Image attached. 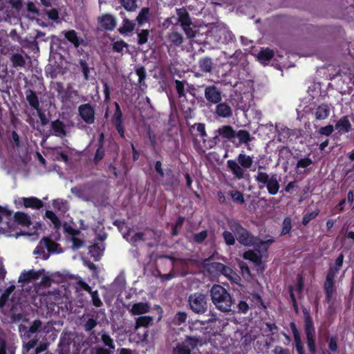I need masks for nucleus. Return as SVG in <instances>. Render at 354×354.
<instances>
[{"label":"nucleus","mask_w":354,"mask_h":354,"mask_svg":"<svg viewBox=\"0 0 354 354\" xmlns=\"http://www.w3.org/2000/svg\"><path fill=\"white\" fill-rule=\"evenodd\" d=\"M230 196H231L234 203L239 204H243L245 203V199L243 194L237 190L230 191Z\"/></svg>","instance_id":"48"},{"label":"nucleus","mask_w":354,"mask_h":354,"mask_svg":"<svg viewBox=\"0 0 354 354\" xmlns=\"http://www.w3.org/2000/svg\"><path fill=\"white\" fill-rule=\"evenodd\" d=\"M53 324L50 322L43 324L39 320H35L30 326L29 329L24 334V338H30L33 335H35L33 339L29 340L28 342L24 344L23 348V354H40L41 353L46 351L47 348V345L46 344H41L34 350V353L30 352L31 350L34 348L37 342L38 341L39 335L40 337H41L42 334L49 333L53 330Z\"/></svg>","instance_id":"2"},{"label":"nucleus","mask_w":354,"mask_h":354,"mask_svg":"<svg viewBox=\"0 0 354 354\" xmlns=\"http://www.w3.org/2000/svg\"><path fill=\"white\" fill-rule=\"evenodd\" d=\"M253 164V158L252 156H247L241 153L238 157L237 160H228L227 161V166L230 169L232 174L237 179H243L247 174L246 170L251 167Z\"/></svg>","instance_id":"4"},{"label":"nucleus","mask_w":354,"mask_h":354,"mask_svg":"<svg viewBox=\"0 0 354 354\" xmlns=\"http://www.w3.org/2000/svg\"><path fill=\"white\" fill-rule=\"evenodd\" d=\"M64 229L66 232H67L68 234L71 235L72 237H75V236L78 235L80 233V231L78 230L74 229L71 225L65 223L64 225Z\"/></svg>","instance_id":"61"},{"label":"nucleus","mask_w":354,"mask_h":354,"mask_svg":"<svg viewBox=\"0 0 354 354\" xmlns=\"http://www.w3.org/2000/svg\"><path fill=\"white\" fill-rule=\"evenodd\" d=\"M304 314V330L306 336L307 344L311 354H316L315 330L314 324L309 313L306 312Z\"/></svg>","instance_id":"10"},{"label":"nucleus","mask_w":354,"mask_h":354,"mask_svg":"<svg viewBox=\"0 0 354 354\" xmlns=\"http://www.w3.org/2000/svg\"><path fill=\"white\" fill-rule=\"evenodd\" d=\"M216 114L222 118H229L232 115V109L226 103H220L216 108Z\"/></svg>","instance_id":"31"},{"label":"nucleus","mask_w":354,"mask_h":354,"mask_svg":"<svg viewBox=\"0 0 354 354\" xmlns=\"http://www.w3.org/2000/svg\"><path fill=\"white\" fill-rule=\"evenodd\" d=\"M223 236L227 245H233L235 243V239L231 232L225 231Z\"/></svg>","instance_id":"59"},{"label":"nucleus","mask_w":354,"mask_h":354,"mask_svg":"<svg viewBox=\"0 0 354 354\" xmlns=\"http://www.w3.org/2000/svg\"><path fill=\"white\" fill-rule=\"evenodd\" d=\"M214 345L218 349L223 350L227 353H234V341L230 337L218 334L215 336Z\"/></svg>","instance_id":"14"},{"label":"nucleus","mask_w":354,"mask_h":354,"mask_svg":"<svg viewBox=\"0 0 354 354\" xmlns=\"http://www.w3.org/2000/svg\"><path fill=\"white\" fill-rule=\"evenodd\" d=\"M292 229V221L290 217L284 218L282 225L281 234L286 235L288 234Z\"/></svg>","instance_id":"54"},{"label":"nucleus","mask_w":354,"mask_h":354,"mask_svg":"<svg viewBox=\"0 0 354 354\" xmlns=\"http://www.w3.org/2000/svg\"><path fill=\"white\" fill-rule=\"evenodd\" d=\"M2 335V331L0 330V354H15V350L12 347H6Z\"/></svg>","instance_id":"44"},{"label":"nucleus","mask_w":354,"mask_h":354,"mask_svg":"<svg viewBox=\"0 0 354 354\" xmlns=\"http://www.w3.org/2000/svg\"><path fill=\"white\" fill-rule=\"evenodd\" d=\"M212 32H216L217 33L219 39H221V35H225V37H228L229 39H232L233 35L232 34L229 32L225 28H218V26H214L212 28Z\"/></svg>","instance_id":"46"},{"label":"nucleus","mask_w":354,"mask_h":354,"mask_svg":"<svg viewBox=\"0 0 354 354\" xmlns=\"http://www.w3.org/2000/svg\"><path fill=\"white\" fill-rule=\"evenodd\" d=\"M182 28L188 38H193L196 37V28L192 25V22L185 25V26H182Z\"/></svg>","instance_id":"49"},{"label":"nucleus","mask_w":354,"mask_h":354,"mask_svg":"<svg viewBox=\"0 0 354 354\" xmlns=\"http://www.w3.org/2000/svg\"><path fill=\"white\" fill-rule=\"evenodd\" d=\"M220 142V138L218 135H216L212 138H209V140L203 139V144L204 147H201L200 146H198L195 145L196 149L199 153H204L207 149L213 148L215 145H216L218 143Z\"/></svg>","instance_id":"25"},{"label":"nucleus","mask_w":354,"mask_h":354,"mask_svg":"<svg viewBox=\"0 0 354 354\" xmlns=\"http://www.w3.org/2000/svg\"><path fill=\"white\" fill-rule=\"evenodd\" d=\"M176 13L178 17V21L180 23L181 26H185L191 23L189 14L184 8H179L176 10Z\"/></svg>","instance_id":"37"},{"label":"nucleus","mask_w":354,"mask_h":354,"mask_svg":"<svg viewBox=\"0 0 354 354\" xmlns=\"http://www.w3.org/2000/svg\"><path fill=\"white\" fill-rule=\"evenodd\" d=\"M230 229L235 234L239 242L245 246H252L257 243V238L252 236L236 220L227 222Z\"/></svg>","instance_id":"7"},{"label":"nucleus","mask_w":354,"mask_h":354,"mask_svg":"<svg viewBox=\"0 0 354 354\" xmlns=\"http://www.w3.org/2000/svg\"><path fill=\"white\" fill-rule=\"evenodd\" d=\"M58 245L48 239H44L41 241L39 245L35 248L34 254L37 255V258L40 257L43 259H47L48 258V253L46 252V249L48 252H59L57 250Z\"/></svg>","instance_id":"12"},{"label":"nucleus","mask_w":354,"mask_h":354,"mask_svg":"<svg viewBox=\"0 0 354 354\" xmlns=\"http://www.w3.org/2000/svg\"><path fill=\"white\" fill-rule=\"evenodd\" d=\"M120 3L127 11H134L137 8L136 0H120Z\"/></svg>","instance_id":"50"},{"label":"nucleus","mask_w":354,"mask_h":354,"mask_svg":"<svg viewBox=\"0 0 354 354\" xmlns=\"http://www.w3.org/2000/svg\"><path fill=\"white\" fill-rule=\"evenodd\" d=\"M272 243V239L263 241L257 239V243L253 245L256 248L257 252L252 250L245 252L243 254V259L252 261L255 266H260L262 259L267 257L268 248Z\"/></svg>","instance_id":"6"},{"label":"nucleus","mask_w":354,"mask_h":354,"mask_svg":"<svg viewBox=\"0 0 354 354\" xmlns=\"http://www.w3.org/2000/svg\"><path fill=\"white\" fill-rule=\"evenodd\" d=\"M167 38L169 42L176 46L181 45L183 42L182 34L175 30H171V32L168 33Z\"/></svg>","instance_id":"27"},{"label":"nucleus","mask_w":354,"mask_h":354,"mask_svg":"<svg viewBox=\"0 0 354 354\" xmlns=\"http://www.w3.org/2000/svg\"><path fill=\"white\" fill-rule=\"evenodd\" d=\"M46 216L52 222L55 228L58 229L60 227L61 222L54 212L48 210L46 212Z\"/></svg>","instance_id":"53"},{"label":"nucleus","mask_w":354,"mask_h":354,"mask_svg":"<svg viewBox=\"0 0 354 354\" xmlns=\"http://www.w3.org/2000/svg\"><path fill=\"white\" fill-rule=\"evenodd\" d=\"M198 66L203 73H211L213 68L212 59L209 57H204L198 61Z\"/></svg>","instance_id":"35"},{"label":"nucleus","mask_w":354,"mask_h":354,"mask_svg":"<svg viewBox=\"0 0 354 354\" xmlns=\"http://www.w3.org/2000/svg\"><path fill=\"white\" fill-rule=\"evenodd\" d=\"M335 127L339 132H348L351 129L350 121L347 117H344L337 122Z\"/></svg>","instance_id":"39"},{"label":"nucleus","mask_w":354,"mask_h":354,"mask_svg":"<svg viewBox=\"0 0 354 354\" xmlns=\"http://www.w3.org/2000/svg\"><path fill=\"white\" fill-rule=\"evenodd\" d=\"M190 308L196 313L203 314L207 309V297L201 293H194L189 297Z\"/></svg>","instance_id":"11"},{"label":"nucleus","mask_w":354,"mask_h":354,"mask_svg":"<svg viewBox=\"0 0 354 354\" xmlns=\"http://www.w3.org/2000/svg\"><path fill=\"white\" fill-rule=\"evenodd\" d=\"M53 206L54 209L60 212L61 213H64L68 209V204L66 201L62 199H56L53 201Z\"/></svg>","instance_id":"45"},{"label":"nucleus","mask_w":354,"mask_h":354,"mask_svg":"<svg viewBox=\"0 0 354 354\" xmlns=\"http://www.w3.org/2000/svg\"><path fill=\"white\" fill-rule=\"evenodd\" d=\"M135 26L136 24L133 21L129 20L126 17H124L122 25L118 29V30L120 34L124 35L132 32L134 30Z\"/></svg>","instance_id":"32"},{"label":"nucleus","mask_w":354,"mask_h":354,"mask_svg":"<svg viewBox=\"0 0 354 354\" xmlns=\"http://www.w3.org/2000/svg\"><path fill=\"white\" fill-rule=\"evenodd\" d=\"M101 339L104 346L108 347V349L97 347L96 348V354H113L115 346L113 340L111 337L106 333H102L101 335Z\"/></svg>","instance_id":"18"},{"label":"nucleus","mask_w":354,"mask_h":354,"mask_svg":"<svg viewBox=\"0 0 354 354\" xmlns=\"http://www.w3.org/2000/svg\"><path fill=\"white\" fill-rule=\"evenodd\" d=\"M319 209H316L310 213H306L302 219V223L306 225H307L311 220L314 219L319 214Z\"/></svg>","instance_id":"55"},{"label":"nucleus","mask_w":354,"mask_h":354,"mask_svg":"<svg viewBox=\"0 0 354 354\" xmlns=\"http://www.w3.org/2000/svg\"><path fill=\"white\" fill-rule=\"evenodd\" d=\"M122 234L123 237L132 244L144 241L145 233L140 232H135L131 229L128 230L127 232H122Z\"/></svg>","instance_id":"23"},{"label":"nucleus","mask_w":354,"mask_h":354,"mask_svg":"<svg viewBox=\"0 0 354 354\" xmlns=\"http://www.w3.org/2000/svg\"><path fill=\"white\" fill-rule=\"evenodd\" d=\"M176 89L179 97H184L185 95V83L180 80H176Z\"/></svg>","instance_id":"57"},{"label":"nucleus","mask_w":354,"mask_h":354,"mask_svg":"<svg viewBox=\"0 0 354 354\" xmlns=\"http://www.w3.org/2000/svg\"><path fill=\"white\" fill-rule=\"evenodd\" d=\"M149 31L147 30H141L138 33V44L140 45L145 44L148 41Z\"/></svg>","instance_id":"56"},{"label":"nucleus","mask_w":354,"mask_h":354,"mask_svg":"<svg viewBox=\"0 0 354 354\" xmlns=\"http://www.w3.org/2000/svg\"><path fill=\"white\" fill-rule=\"evenodd\" d=\"M26 97L27 101L28 102L29 104L34 109L39 111V102L38 97L36 95V93L32 91V90H28L26 91Z\"/></svg>","instance_id":"33"},{"label":"nucleus","mask_w":354,"mask_h":354,"mask_svg":"<svg viewBox=\"0 0 354 354\" xmlns=\"http://www.w3.org/2000/svg\"><path fill=\"white\" fill-rule=\"evenodd\" d=\"M274 52L270 48H263L257 55V59L263 64H267L273 57Z\"/></svg>","instance_id":"28"},{"label":"nucleus","mask_w":354,"mask_h":354,"mask_svg":"<svg viewBox=\"0 0 354 354\" xmlns=\"http://www.w3.org/2000/svg\"><path fill=\"white\" fill-rule=\"evenodd\" d=\"M46 15L49 19L57 21L59 19V13L56 9L52 8L46 11Z\"/></svg>","instance_id":"60"},{"label":"nucleus","mask_w":354,"mask_h":354,"mask_svg":"<svg viewBox=\"0 0 354 354\" xmlns=\"http://www.w3.org/2000/svg\"><path fill=\"white\" fill-rule=\"evenodd\" d=\"M328 348L332 352L337 351V338L336 337H330L328 342Z\"/></svg>","instance_id":"64"},{"label":"nucleus","mask_w":354,"mask_h":354,"mask_svg":"<svg viewBox=\"0 0 354 354\" xmlns=\"http://www.w3.org/2000/svg\"><path fill=\"white\" fill-rule=\"evenodd\" d=\"M54 155L55 156V158L57 160H62L65 163L68 162V155L65 151H62L59 149H57L55 150Z\"/></svg>","instance_id":"58"},{"label":"nucleus","mask_w":354,"mask_h":354,"mask_svg":"<svg viewBox=\"0 0 354 354\" xmlns=\"http://www.w3.org/2000/svg\"><path fill=\"white\" fill-rule=\"evenodd\" d=\"M291 330L292 332L295 343V348L297 351L298 354H306L304 351V344L302 343L300 333L299 330H297L295 324L294 323H292L290 324Z\"/></svg>","instance_id":"24"},{"label":"nucleus","mask_w":354,"mask_h":354,"mask_svg":"<svg viewBox=\"0 0 354 354\" xmlns=\"http://www.w3.org/2000/svg\"><path fill=\"white\" fill-rule=\"evenodd\" d=\"M149 9L148 8H143L139 12L138 15L136 17V21L139 26H142L143 24L148 22L149 19Z\"/></svg>","instance_id":"38"},{"label":"nucleus","mask_w":354,"mask_h":354,"mask_svg":"<svg viewBox=\"0 0 354 354\" xmlns=\"http://www.w3.org/2000/svg\"><path fill=\"white\" fill-rule=\"evenodd\" d=\"M22 5L21 0H0V21L17 18V13Z\"/></svg>","instance_id":"8"},{"label":"nucleus","mask_w":354,"mask_h":354,"mask_svg":"<svg viewBox=\"0 0 354 354\" xmlns=\"http://www.w3.org/2000/svg\"><path fill=\"white\" fill-rule=\"evenodd\" d=\"M51 88L57 93V95L61 98L62 102H64L67 100L65 93L64 85L61 82H53L51 84Z\"/></svg>","instance_id":"42"},{"label":"nucleus","mask_w":354,"mask_h":354,"mask_svg":"<svg viewBox=\"0 0 354 354\" xmlns=\"http://www.w3.org/2000/svg\"><path fill=\"white\" fill-rule=\"evenodd\" d=\"M15 203L18 205H23L26 208H32V209H40L43 207V203L41 200L38 199L36 197H28V198H19L15 200Z\"/></svg>","instance_id":"19"},{"label":"nucleus","mask_w":354,"mask_h":354,"mask_svg":"<svg viewBox=\"0 0 354 354\" xmlns=\"http://www.w3.org/2000/svg\"><path fill=\"white\" fill-rule=\"evenodd\" d=\"M136 74L138 77V83L141 84L146 77L145 69L143 67H139L136 70Z\"/></svg>","instance_id":"62"},{"label":"nucleus","mask_w":354,"mask_h":354,"mask_svg":"<svg viewBox=\"0 0 354 354\" xmlns=\"http://www.w3.org/2000/svg\"><path fill=\"white\" fill-rule=\"evenodd\" d=\"M27 10L28 13V17L30 19H35L36 16L39 15V10L36 5L32 2H28L27 3Z\"/></svg>","instance_id":"52"},{"label":"nucleus","mask_w":354,"mask_h":354,"mask_svg":"<svg viewBox=\"0 0 354 354\" xmlns=\"http://www.w3.org/2000/svg\"><path fill=\"white\" fill-rule=\"evenodd\" d=\"M204 94L205 99L213 104H218L222 99L221 89L214 85L207 86Z\"/></svg>","instance_id":"16"},{"label":"nucleus","mask_w":354,"mask_h":354,"mask_svg":"<svg viewBox=\"0 0 354 354\" xmlns=\"http://www.w3.org/2000/svg\"><path fill=\"white\" fill-rule=\"evenodd\" d=\"M51 128L53 131V135L57 137L63 138L66 135V125L60 120L52 122Z\"/></svg>","instance_id":"26"},{"label":"nucleus","mask_w":354,"mask_h":354,"mask_svg":"<svg viewBox=\"0 0 354 354\" xmlns=\"http://www.w3.org/2000/svg\"><path fill=\"white\" fill-rule=\"evenodd\" d=\"M79 115L81 118L88 124H92L95 122V110L93 106L88 104H81L78 107Z\"/></svg>","instance_id":"15"},{"label":"nucleus","mask_w":354,"mask_h":354,"mask_svg":"<svg viewBox=\"0 0 354 354\" xmlns=\"http://www.w3.org/2000/svg\"><path fill=\"white\" fill-rule=\"evenodd\" d=\"M31 225L30 217L25 213L17 212L12 217L11 212L0 207V233L8 237H18L25 234L21 227Z\"/></svg>","instance_id":"1"},{"label":"nucleus","mask_w":354,"mask_h":354,"mask_svg":"<svg viewBox=\"0 0 354 354\" xmlns=\"http://www.w3.org/2000/svg\"><path fill=\"white\" fill-rule=\"evenodd\" d=\"M44 272V270H29L28 271L24 270L22 272L19 277V282L22 283H28L32 281L37 279Z\"/></svg>","instance_id":"17"},{"label":"nucleus","mask_w":354,"mask_h":354,"mask_svg":"<svg viewBox=\"0 0 354 354\" xmlns=\"http://www.w3.org/2000/svg\"><path fill=\"white\" fill-rule=\"evenodd\" d=\"M313 161L309 158H304L300 159L297 163V172L302 174L304 169L312 164Z\"/></svg>","instance_id":"43"},{"label":"nucleus","mask_w":354,"mask_h":354,"mask_svg":"<svg viewBox=\"0 0 354 354\" xmlns=\"http://www.w3.org/2000/svg\"><path fill=\"white\" fill-rule=\"evenodd\" d=\"M199 340L195 337H187L186 339L178 343L174 348L173 354H190L191 351L198 345Z\"/></svg>","instance_id":"13"},{"label":"nucleus","mask_w":354,"mask_h":354,"mask_svg":"<svg viewBox=\"0 0 354 354\" xmlns=\"http://www.w3.org/2000/svg\"><path fill=\"white\" fill-rule=\"evenodd\" d=\"M212 303L216 308L223 312L231 310L232 299L227 291L220 285H214L210 290Z\"/></svg>","instance_id":"3"},{"label":"nucleus","mask_w":354,"mask_h":354,"mask_svg":"<svg viewBox=\"0 0 354 354\" xmlns=\"http://www.w3.org/2000/svg\"><path fill=\"white\" fill-rule=\"evenodd\" d=\"M12 66L15 68L20 67L22 68L26 64V59L24 56L21 53H14L10 57Z\"/></svg>","instance_id":"36"},{"label":"nucleus","mask_w":354,"mask_h":354,"mask_svg":"<svg viewBox=\"0 0 354 354\" xmlns=\"http://www.w3.org/2000/svg\"><path fill=\"white\" fill-rule=\"evenodd\" d=\"M236 136L238 138L241 143L248 144L252 140L250 133L245 130L239 131L236 134Z\"/></svg>","instance_id":"47"},{"label":"nucleus","mask_w":354,"mask_h":354,"mask_svg":"<svg viewBox=\"0 0 354 354\" xmlns=\"http://www.w3.org/2000/svg\"><path fill=\"white\" fill-rule=\"evenodd\" d=\"M334 131L333 126L331 124L327 125L326 127H322L319 132L322 135H324L326 136H330Z\"/></svg>","instance_id":"63"},{"label":"nucleus","mask_w":354,"mask_h":354,"mask_svg":"<svg viewBox=\"0 0 354 354\" xmlns=\"http://www.w3.org/2000/svg\"><path fill=\"white\" fill-rule=\"evenodd\" d=\"M219 136L227 139H231L235 136V132L230 126H223L217 131Z\"/></svg>","instance_id":"40"},{"label":"nucleus","mask_w":354,"mask_h":354,"mask_svg":"<svg viewBox=\"0 0 354 354\" xmlns=\"http://www.w3.org/2000/svg\"><path fill=\"white\" fill-rule=\"evenodd\" d=\"M339 271L334 266H330L324 284L326 300L331 306L333 304L335 297V277Z\"/></svg>","instance_id":"9"},{"label":"nucleus","mask_w":354,"mask_h":354,"mask_svg":"<svg viewBox=\"0 0 354 354\" xmlns=\"http://www.w3.org/2000/svg\"><path fill=\"white\" fill-rule=\"evenodd\" d=\"M128 46V44L123 40H119L113 44V50L118 53H123L124 50H127Z\"/></svg>","instance_id":"51"},{"label":"nucleus","mask_w":354,"mask_h":354,"mask_svg":"<svg viewBox=\"0 0 354 354\" xmlns=\"http://www.w3.org/2000/svg\"><path fill=\"white\" fill-rule=\"evenodd\" d=\"M150 304L148 302H138L128 307L129 313L133 315H140L149 312Z\"/></svg>","instance_id":"20"},{"label":"nucleus","mask_w":354,"mask_h":354,"mask_svg":"<svg viewBox=\"0 0 354 354\" xmlns=\"http://www.w3.org/2000/svg\"><path fill=\"white\" fill-rule=\"evenodd\" d=\"M153 318L151 316H140L136 319L134 330H137L140 327H148L153 322Z\"/></svg>","instance_id":"34"},{"label":"nucleus","mask_w":354,"mask_h":354,"mask_svg":"<svg viewBox=\"0 0 354 354\" xmlns=\"http://www.w3.org/2000/svg\"><path fill=\"white\" fill-rule=\"evenodd\" d=\"M104 247L102 244H94L89 248V252L96 261L102 255Z\"/></svg>","instance_id":"41"},{"label":"nucleus","mask_w":354,"mask_h":354,"mask_svg":"<svg viewBox=\"0 0 354 354\" xmlns=\"http://www.w3.org/2000/svg\"><path fill=\"white\" fill-rule=\"evenodd\" d=\"M100 26L107 30H113L116 25L117 21L115 17L111 14H105L98 18Z\"/></svg>","instance_id":"21"},{"label":"nucleus","mask_w":354,"mask_h":354,"mask_svg":"<svg viewBox=\"0 0 354 354\" xmlns=\"http://www.w3.org/2000/svg\"><path fill=\"white\" fill-rule=\"evenodd\" d=\"M330 114V109L327 104L319 105L315 111V115L317 120H322L326 119Z\"/></svg>","instance_id":"30"},{"label":"nucleus","mask_w":354,"mask_h":354,"mask_svg":"<svg viewBox=\"0 0 354 354\" xmlns=\"http://www.w3.org/2000/svg\"><path fill=\"white\" fill-rule=\"evenodd\" d=\"M62 34H64L65 38L76 48L78 47L82 41V39L77 37V32L74 30L64 31Z\"/></svg>","instance_id":"29"},{"label":"nucleus","mask_w":354,"mask_h":354,"mask_svg":"<svg viewBox=\"0 0 354 354\" xmlns=\"http://www.w3.org/2000/svg\"><path fill=\"white\" fill-rule=\"evenodd\" d=\"M254 179L259 185V188L266 186L270 194L275 195L278 193L280 185L279 177L276 174H268L266 172L258 171L254 176Z\"/></svg>","instance_id":"5"},{"label":"nucleus","mask_w":354,"mask_h":354,"mask_svg":"<svg viewBox=\"0 0 354 354\" xmlns=\"http://www.w3.org/2000/svg\"><path fill=\"white\" fill-rule=\"evenodd\" d=\"M77 285L91 294L92 303L95 306L100 307L102 305V301L99 297L97 291H92L91 287L82 279L78 280Z\"/></svg>","instance_id":"22"}]
</instances>
